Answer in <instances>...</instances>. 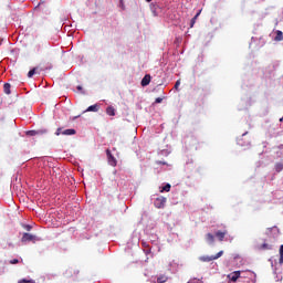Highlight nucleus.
Wrapping results in <instances>:
<instances>
[{"instance_id":"16","label":"nucleus","mask_w":283,"mask_h":283,"mask_svg":"<svg viewBox=\"0 0 283 283\" xmlns=\"http://www.w3.org/2000/svg\"><path fill=\"white\" fill-rule=\"evenodd\" d=\"M10 87H11L10 83H4L3 85L4 94H8V95L12 94V92L10 91Z\"/></svg>"},{"instance_id":"25","label":"nucleus","mask_w":283,"mask_h":283,"mask_svg":"<svg viewBox=\"0 0 283 283\" xmlns=\"http://www.w3.org/2000/svg\"><path fill=\"white\" fill-rule=\"evenodd\" d=\"M22 227L25 231H32V226L30 224H22Z\"/></svg>"},{"instance_id":"5","label":"nucleus","mask_w":283,"mask_h":283,"mask_svg":"<svg viewBox=\"0 0 283 283\" xmlns=\"http://www.w3.org/2000/svg\"><path fill=\"white\" fill-rule=\"evenodd\" d=\"M154 205L156 209H165V205H167V198L159 196L155 199Z\"/></svg>"},{"instance_id":"21","label":"nucleus","mask_w":283,"mask_h":283,"mask_svg":"<svg viewBox=\"0 0 283 283\" xmlns=\"http://www.w3.org/2000/svg\"><path fill=\"white\" fill-rule=\"evenodd\" d=\"M18 283H36V281L32 279H21L18 281Z\"/></svg>"},{"instance_id":"9","label":"nucleus","mask_w":283,"mask_h":283,"mask_svg":"<svg viewBox=\"0 0 283 283\" xmlns=\"http://www.w3.org/2000/svg\"><path fill=\"white\" fill-rule=\"evenodd\" d=\"M167 280H168V277H167V275H159V276H157V277H153V279H150V282L151 283H165V282H167Z\"/></svg>"},{"instance_id":"11","label":"nucleus","mask_w":283,"mask_h":283,"mask_svg":"<svg viewBox=\"0 0 283 283\" xmlns=\"http://www.w3.org/2000/svg\"><path fill=\"white\" fill-rule=\"evenodd\" d=\"M39 134H48L46 129L42 130H28L27 136H38Z\"/></svg>"},{"instance_id":"2","label":"nucleus","mask_w":283,"mask_h":283,"mask_svg":"<svg viewBox=\"0 0 283 283\" xmlns=\"http://www.w3.org/2000/svg\"><path fill=\"white\" fill-rule=\"evenodd\" d=\"M21 242H33L36 243V242H41V238L34 235V234H30L28 232H24L22 234V239H21Z\"/></svg>"},{"instance_id":"15","label":"nucleus","mask_w":283,"mask_h":283,"mask_svg":"<svg viewBox=\"0 0 283 283\" xmlns=\"http://www.w3.org/2000/svg\"><path fill=\"white\" fill-rule=\"evenodd\" d=\"M106 114H107L108 116H116V109H114V106H108V107L106 108Z\"/></svg>"},{"instance_id":"3","label":"nucleus","mask_w":283,"mask_h":283,"mask_svg":"<svg viewBox=\"0 0 283 283\" xmlns=\"http://www.w3.org/2000/svg\"><path fill=\"white\" fill-rule=\"evenodd\" d=\"M224 255V251H219L216 255H203L199 256L200 262H213V260H218Z\"/></svg>"},{"instance_id":"14","label":"nucleus","mask_w":283,"mask_h":283,"mask_svg":"<svg viewBox=\"0 0 283 283\" xmlns=\"http://www.w3.org/2000/svg\"><path fill=\"white\" fill-rule=\"evenodd\" d=\"M206 241H207L209 244H213V242H216V237H213L212 233H208V234H206Z\"/></svg>"},{"instance_id":"28","label":"nucleus","mask_w":283,"mask_h":283,"mask_svg":"<svg viewBox=\"0 0 283 283\" xmlns=\"http://www.w3.org/2000/svg\"><path fill=\"white\" fill-rule=\"evenodd\" d=\"M155 103H163V98L161 97H157L156 99H155Z\"/></svg>"},{"instance_id":"17","label":"nucleus","mask_w":283,"mask_h":283,"mask_svg":"<svg viewBox=\"0 0 283 283\" xmlns=\"http://www.w3.org/2000/svg\"><path fill=\"white\" fill-rule=\"evenodd\" d=\"M85 112H98V104L88 106Z\"/></svg>"},{"instance_id":"33","label":"nucleus","mask_w":283,"mask_h":283,"mask_svg":"<svg viewBox=\"0 0 283 283\" xmlns=\"http://www.w3.org/2000/svg\"><path fill=\"white\" fill-rule=\"evenodd\" d=\"M280 255H283V244L280 247Z\"/></svg>"},{"instance_id":"7","label":"nucleus","mask_w":283,"mask_h":283,"mask_svg":"<svg viewBox=\"0 0 283 283\" xmlns=\"http://www.w3.org/2000/svg\"><path fill=\"white\" fill-rule=\"evenodd\" d=\"M146 233H147V235H149L150 242H153L154 244L158 243V234L156 233V231L151 230L149 232V229L146 228Z\"/></svg>"},{"instance_id":"38","label":"nucleus","mask_w":283,"mask_h":283,"mask_svg":"<svg viewBox=\"0 0 283 283\" xmlns=\"http://www.w3.org/2000/svg\"><path fill=\"white\" fill-rule=\"evenodd\" d=\"M242 136H247V133H243Z\"/></svg>"},{"instance_id":"20","label":"nucleus","mask_w":283,"mask_h":283,"mask_svg":"<svg viewBox=\"0 0 283 283\" xmlns=\"http://www.w3.org/2000/svg\"><path fill=\"white\" fill-rule=\"evenodd\" d=\"M282 170H283V164L282 163H276L275 164V171L277 174H280V171H282Z\"/></svg>"},{"instance_id":"29","label":"nucleus","mask_w":283,"mask_h":283,"mask_svg":"<svg viewBox=\"0 0 283 283\" xmlns=\"http://www.w3.org/2000/svg\"><path fill=\"white\" fill-rule=\"evenodd\" d=\"M279 264H283V254H280Z\"/></svg>"},{"instance_id":"36","label":"nucleus","mask_w":283,"mask_h":283,"mask_svg":"<svg viewBox=\"0 0 283 283\" xmlns=\"http://www.w3.org/2000/svg\"><path fill=\"white\" fill-rule=\"evenodd\" d=\"M78 92H81V90H83V86H77Z\"/></svg>"},{"instance_id":"4","label":"nucleus","mask_w":283,"mask_h":283,"mask_svg":"<svg viewBox=\"0 0 283 283\" xmlns=\"http://www.w3.org/2000/svg\"><path fill=\"white\" fill-rule=\"evenodd\" d=\"M76 134V129L74 128H69L64 129L63 128H57L55 132V136H74Z\"/></svg>"},{"instance_id":"34","label":"nucleus","mask_w":283,"mask_h":283,"mask_svg":"<svg viewBox=\"0 0 283 283\" xmlns=\"http://www.w3.org/2000/svg\"><path fill=\"white\" fill-rule=\"evenodd\" d=\"M36 51L40 52L41 51V44L36 45Z\"/></svg>"},{"instance_id":"32","label":"nucleus","mask_w":283,"mask_h":283,"mask_svg":"<svg viewBox=\"0 0 283 283\" xmlns=\"http://www.w3.org/2000/svg\"><path fill=\"white\" fill-rule=\"evenodd\" d=\"M271 231L279 232L277 227L271 228Z\"/></svg>"},{"instance_id":"24","label":"nucleus","mask_w":283,"mask_h":283,"mask_svg":"<svg viewBox=\"0 0 283 283\" xmlns=\"http://www.w3.org/2000/svg\"><path fill=\"white\" fill-rule=\"evenodd\" d=\"M34 74H36V69L30 70L29 73H28V77L32 78V76H34Z\"/></svg>"},{"instance_id":"10","label":"nucleus","mask_w":283,"mask_h":283,"mask_svg":"<svg viewBox=\"0 0 283 283\" xmlns=\"http://www.w3.org/2000/svg\"><path fill=\"white\" fill-rule=\"evenodd\" d=\"M149 83H151V75L146 74L143 80H142V87H147V85H149Z\"/></svg>"},{"instance_id":"13","label":"nucleus","mask_w":283,"mask_h":283,"mask_svg":"<svg viewBox=\"0 0 283 283\" xmlns=\"http://www.w3.org/2000/svg\"><path fill=\"white\" fill-rule=\"evenodd\" d=\"M202 10H199L196 15L191 19L190 21V28H193V25H196V21L198 20V17H200Z\"/></svg>"},{"instance_id":"19","label":"nucleus","mask_w":283,"mask_h":283,"mask_svg":"<svg viewBox=\"0 0 283 283\" xmlns=\"http://www.w3.org/2000/svg\"><path fill=\"white\" fill-rule=\"evenodd\" d=\"M274 41H283V33L282 31H276V35L274 38Z\"/></svg>"},{"instance_id":"31","label":"nucleus","mask_w":283,"mask_h":283,"mask_svg":"<svg viewBox=\"0 0 283 283\" xmlns=\"http://www.w3.org/2000/svg\"><path fill=\"white\" fill-rule=\"evenodd\" d=\"M238 145H241V147H244V144H242L241 139H238Z\"/></svg>"},{"instance_id":"30","label":"nucleus","mask_w":283,"mask_h":283,"mask_svg":"<svg viewBox=\"0 0 283 283\" xmlns=\"http://www.w3.org/2000/svg\"><path fill=\"white\" fill-rule=\"evenodd\" d=\"M119 3H120V8H122L123 10H125V3L123 2V0H119Z\"/></svg>"},{"instance_id":"12","label":"nucleus","mask_w":283,"mask_h":283,"mask_svg":"<svg viewBox=\"0 0 283 283\" xmlns=\"http://www.w3.org/2000/svg\"><path fill=\"white\" fill-rule=\"evenodd\" d=\"M224 235H227V230L226 231H217L216 232V237L218 238V240L220 242H222V240H224Z\"/></svg>"},{"instance_id":"1","label":"nucleus","mask_w":283,"mask_h":283,"mask_svg":"<svg viewBox=\"0 0 283 283\" xmlns=\"http://www.w3.org/2000/svg\"><path fill=\"white\" fill-rule=\"evenodd\" d=\"M150 12L155 17H160V14H164V7L160 3L153 2L150 3Z\"/></svg>"},{"instance_id":"23","label":"nucleus","mask_w":283,"mask_h":283,"mask_svg":"<svg viewBox=\"0 0 283 283\" xmlns=\"http://www.w3.org/2000/svg\"><path fill=\"white\" fill-rule=\"evenodd\" d=\"M247 275H251V277H253V272H251V271L241 272L242 280H244V277H247Z\"/></svg>"},{"instance_id":"35","label":"nucleus","mask_w":283,"mask_h":283,"mask_svg":"<svg viewBox=\"0 0 283 283\" xmlns=\"http://www.w3.org/2000/svg\"><path fill=\"white\" fill-rule=\"evenodd\" d=\"M157 165H167L165 161H157Z\"/></svg>"},{"instance_id":"22","label":"nucleus","mask_w":283,"mask_h":283,"mask_svg":"<svg viewBox=\"0 0 283 283\" xmlns=\"http://www.w3.org/2000/svg\"><path fill=\"white\" fill-rule=\"evenodd\" d=\"M163 191H166V192L171 191V185L166 184V185L161 188V193H163Z\"/></svg>"},{"instance_id":"26","label":"nucleus","mask_w":283,"mask_h":283,"mask_svg":"<svg viewBox=\"0 0 283 283\" xmlns=\"http://www.w3.org/2000/svg\"><path fill=\"white\" fill-rule=\"evenodd\" d=\"M9 264H19V259H12L9 261Z\"/></svg>"},{"instance_id":"37","label":"nucleus","mask_w":283,"mask_h":283,"mask_svg":"<svg viewBox=\"0 0 283 283\" xmlns=\"http://www.w3.org/2000/svg\"><path fill=\"white\" fill-rule=\"evenodd\" d=\"M147 3H151V0H146Z\"/></svg>"},{"instance_id":"8","label":"nucleus","mask_w":283,"mask_h":283,"mask_svg":"<svg viewBox=\"0 0 283 283\" xmlns=\"http://www.w3.org/2000/svg\"><path fill=\"white\" fill-rule=\"evenodd\" d=\"M106 156H107V160H108V165H111V167H116V157L114 155H112V151L106 150Z\"/></svg>"},{"instance_id":"27","label":"nucleus","mask_w":283,"mask_h":283,"mask_svg":"<svg viewBox=\"0 0 283 283\" xmlns=\"http://www.w3.org/2000/svg\"><path fill=\"white\" fill-rule=\"evenodd\" d=\"M175 90L178 91V87H180V80H177L176 83H175Z\"/></svg>"},{"instance_id":"6","label":"nucleus","mask_w":283,"mask_h":283,"mask_svg":"<svg viewBox=\"0 0 283 283\" xmlns=\"http://www.w3.org/2000/svg\"><path fill=\"white\" fill-rule=\"evenodd\" d=\"M228 279L231 281V282H242V272L241 271H234L232 273H230L228 275Z\"/></svg>"},{"instance_id":"18","label":"nucleus","mask_w":283,"mask_h":283,"mask_svg":"<svg viewBox=\"0 0 283 283\" xmlns=\"http://www.w3.org/2000/svg\"><path fill=\"white\" fill-rule=\"evenodd\" d=\"M260 249H261L262 251H271V249H273V247H272L271 244H269V243H263V244L260 247Z\"/></svg>"}]
</instances>
